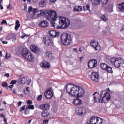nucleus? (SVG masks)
Returning a JSON list of instances; mask_svg holds the SVG:
<instances>
[{
	"label": "nucleus",
	"mask_w": 124,
	"mask_h": 124,
	"mask_svg": "<svg viewBox=\"0 0 124 124\" xmlns=\"http://www.w3.org/2000/svg\"><path fill=\"white\" fill-rule=\"evenodd\" d=\"M19 82H21V84H26L28 82V79L25 77H23L22 78L19 79Z\"/></svg>",
	"instance_id": "bb28decb"
},
{
	"label": "nucleus",
	"mask_w": 124,
	"mask_h": 124,
	"mask_svg": "<svg viewBox=\"0 0 124 124\" xmlns=\"http://www.w3.org/2000/svg\"><path fill=\"white\" fill-rule=\"evenodd\" d=\"M1 86L2 87H3V88H8V84H7V83L6 82H4V83H2L1 84Z\"/></svg>",
	"instance_id": "c9c22d12"
},
{
	"label": "nucleus",
	"mask_w": 124,
	"mask_h": 124,
	"mask_svg": "<svg viewBox=\"0 0 124 124\" xmlns=\"http://www.w3.org/2000/svg\"><path fill=\"white\" fill-rule=\"evenodd\" d=\"M98 99H99V98H97V100H96V96H93V100L94 101H95V102H98Z\"/></svg>",
	"instance_id": "37998d69"
},
{
	"label": "nucleus",
	"mask_w": 124,
	"mask_h": 124,
	"mask_svg": "<svg viewBox=\"0 0 124 124\" xmlns=\"http://www.w3.org/2000/svg\"><path fill=\"white\" fill-rule=\"evenodd\" d=\"M27 104H32V102L31 101V100H28L26 101Z\"/></svg>",
	"instance_id": "09e8293b"
},
{
	"label": "nucleus",
	"mask_w": 124,
	"mask_h": 124,
	"mask_svg": "<svg viewBox=\"0 0 124 124\" xmlns=\"http://www.w3.org/2000/svg\"><path fill=\"white\" fill-rule=\"evenodd\" d=\"M108 66V65H107V64H106V63H102L100 64V67H101L102 69H104L105 70H106Z\"/></svg>",
	"instance_id": "c756f323"
},
{
	"label": "nucleus",
	"mask_w": 124,
	"mask_h": 124,
	"mask_svg": "<svg viewBox=\"0 0 124 124\" xmlns=\"http://www.w3.org/2000/svg\"><path fill=\"white\" fill-rule=\"evenodd\" d=\"M88 65L89 68H93L96 65H97V61L95 59L90 60L88 62Z\"/></svg>",
	"instance_id": "9d476101"
},
{
	"label": "nucleus",
	"mask_w": 124,
	"mask_h": 124,
	"mask_svg": "<svg viewBox=\"0 0 124 124\" xmlns=\"http://www.w3.org/2000/svg\"><path fill=\"white\" fill-rule=\"evenodd\" d=\"M61 40L62 45L68 46V45H70L71 44L72 38H71L70 35L66 33H63L61 36Z\"/></svg>",
	"instance_id": "7ed1b4c3"
},
{
	"label": "nucleus",
	"mask_w": 124,
	"mask_h": 124,
	"mask_svg": "<svg viewBox=\"0 0 124 124\" xmlns=\"http://www.w3.org/2000/svg\"><path fill=\"white\" fill-rule=\"evenodd\" d=\"M38 15L41 16H45L46 20L50 21V24L52 27L55 28V29H66L68 28L70 25V20L68 18L63 17L60 16L59 23H56V19L58 18V16L57 15L56 11H39Z\"/></svg>",
	"instance_id": "f257e3e1"
},
{
	"label": "nucleus",
	"mask_w": 124,
	"mask_h": 124,
	"mask_svg": "<svg viewBox=\"0 0 124 124\" xmlns=\"http://www.w3.org/2000/svg\"><path fill=\"white\" fill-rule=\"evenodd\" d=\"M2 43H3V44H7V43H8V42H7V41H3L2 42Z\"/></svg>",
	"instance_id": "6e6d98bb"
},
{
	"label": "nucleus",
	"mask_w": 124,
	"mask_h": 124,
	"mask_svg": "<svg viewBox=\"0 0 124 124\" xmlns=\"http://www.w3.org/2000/svg\"><path fill=\"white\" fill-rule=\"evenodd\" d=\"M101 19L104 22H107V20H108V16L106 15H103L101 17Z\"/></svg>",
	"instance_id": "cd10ccee"
},
{
	"label": "nucleus",
	"mask_w": 124,
	"mask_h": 124,
	"mask_svg": "<svg viewBox=\"0 0 124 124\" xmlns=\"http://www.w3.org/2000/svg\"><path fill=\"white\" fill-rule=\"evenodd\" d=\"M102 99H98V102L99 103H108V101L109 100L107 98H106L105 96H102Z\"/></svg>",
	"instance_id": "dca6fc26"
},
{
	"label": "nucleus",
	"mask_w": 124,
	"mask_h": 124,
	"mask_svg": "<svg viewBox=\"0 0 124 124\" xmlns=\"http://www.w3.org/2000/svg\"><path fill=\"white\" fill-rule=\"evenodd\" d=\"M29 93H30V91H28V90H24V94H28Z\"/></svg>",
	"instance_id": "de8ad7c7"
},
{
	"label": "nucleus",
	"mask_w": 124,
	"mask_h": 124,
	"mask_svg": "<svg viewBox=\"0 0 124 124\" xmlns=\"http://www.w3.org/2000/svg\"><path fill=\"white\" fill-rule=\"evenodd\" d=\"M12 8V7H11V5L9 4L8 5L7 9H11Z\"/></svg>",
	"instance_id": "5fc2aeb1"
},
{
	"label": "nucleus",
	"mask_w": 124,
	"mask_h": 124,
	"mask_svg": "<svg viewBox=\"0 0 124 124\" xmlns=\"http://www.w3.org/2000/svg\"><path fill=\"white\" fill-rule=\"evenodd\" d=\"M2 2V0H0V9H3V6H2V5L0 4V3H1V2Z\"/></svg>",
	"instance_id": "a18cd8bd"
},
{
	"label": "nucleus",
	"mask_w": 124,
	"mask_h": 124,
	"mask_svg": "<svg viewBox=\"0 0 124 124\" xmlns=\"http://www.w3.org/2000/svg\"><path fill=\"white\" fill-rule=\"evenodd\" d=\"M39 109H41L44 111H47L50 109V104H45L40 105L39 107Z\"/></svg>",
	"instance_id": "f8f14e48"
},
{
	"label": "nucleus",
	"mask_w": 124,
	"mask_h": 124,
	"mask_svg": "<svg viewBox=\"0 0 124 124\" xmlns=\"http://www.w3.org/2000/svg\"><path fill=\"white\" fill-rule=\"evenodd\" d=\"M48 26H49V23H48V21L46 20L42 21L40 22L39 25V26L40 27V28H47Z\"/></svg>",
	"instance_id": "4468645a"
},
{
	"label": "nucleus",
	"mask_w": 124,
	"mask_h": 124,
	"mask_svg": "<svg viewBox=\"0 0 124 124\" xmlns=\"http://www.w3.org/2000/svg\"><path fill=\"white\" fill-rule=\"evenodd\" d=\"M49 1H50V2H53V3H55V2L57 1V0H49Z\"/></svg>",
	"instance_id": "4d7b16f0"
},
{
	"label": "nucleus",
	"mask_w": 124,
	"mask_h": 124,
	"mask_svg": "<svg viewBox=\"0 0 124 124\" xmlns=\"http://www.w3.org/2000/svg\"><path fill=\"white\" fill-rule=\"evenodd\" d=\"M43 124H48V120H44Z\"/></svg>",
	"instance_id": "864d4df0"
},
{
	"label": "nucleus",
	"mask_w": 124,
	"mask_h": 124,
	"mask_svg": "<svg viewBox=\"0 0 124 124\" xmlns=\"http://www.w3.org/2000/svg\"><path fill=\"white\" fill-rule=\"evenodd\" d=\"M108 1V0H100V2H101V3L102 4H106Z\"/></svg>",
	"instance_id": "e433bc0d"
},
{
	"label": "nucleus",
	"mask_w": 124,
	"mask_h": 124,
	"mask_svg": "<svg viewBox=\"0 0 124 124\" xmlns=\"http://www.w3.org/2000/svg\"><path fill=\"white\" fill-rule=\"evenodd\" d=\"M40 65L42 67H44V68H50V64H49L48 62L41 63Z\"/></svg>",
	"instance_id": "6ab92c4d"
},
{
	"label": "nucleus",
	"mask_w": 124,
	"mask_h": 124,
	"mask_svg": "<svg viewBox=\"0 0 124 124\" xmlns=\"http://www.w3.org/2000/svg\"><path fill=\"white\" fill-rule=\"evenodd\" d=\"M52 111L54 114L57 112V108L55 107H53L52 108Z\"/></svg>",
	"instance_id": "58836bf2"
},
{
	"label": "nucleus",
	"mask_w": 124,
	"mask_h": 124,
	"mask_svg": "<svg viewBox=\"0 0 124 124\" xmlns=\"http://www.w3.org/2000/svg\"><path fill=\"white\" fill-rule=\"evenodd\" d=\"M27 111H28V109H27V108H26V109L25 110V114H27Z\"/></svg>",
	"instance_id": "0e129e2a"
},
{
	"label": "nucleus",
	"mask_w": 124,
	"mask_h": 124,
	"mask_svg": "<svg viewBox=\"0 0 124 124\" xmlns=\"http://www.w3.org/2000/svg\"><path fill=\"white\" fill-rule=\"evenodd\" d=\"M45 44L46 46H50L51 45V41L50 39H47L46 40V38H45Z\"/></svg>",
	"instance_id": "7c9ffc66"
},
{
	"label": "nucleus",
	"mask_w": 124,
	"mask_h": 124,
	"mask_svg": "<svg viewBox=\"0 0 124 124\" xmlns=\"http://www.w3.org/2000/svg\"><path fill=\"white\" fill-rule=\"evenodd\" d=\"M86 10H88L90 13H91V10L90 9V5H87L86 6Z\"/></svg>",
	"instance_id": "79ce46f5"
},
{
	"label": "nucleus",
	"mask_w": 124,
	"mask_h": 124,
	"mask_svg": "<svg viewBox=\"0 0 124 124\" xmlns=\"http://www.w3.org/2000/svg\"><path fill=\"white\" fill-rule=\"evenodd\" d=\"M75 11H77L78 12H80L83 10V8L81 6H76L74 8Z\"/></svg>",
	"instance_id": "b1692460"
},
{
	"label": "nucleus",
	"mask_w": 124,
	"mask_h": 124,
	"mask_svg": "<svg viewBox=\"0 0 124 124\" xmlns=\"http://www.w3.org/2000/svg\"><path fill=\"white\" fill-rule=\"evenodd\" d=\"M39 5L41 7H45L47 5V0H41L39 3Z\"/></svg>",
	"instance_id": "aec40b11"
},
{
	"label": "nucleus",
	"mask_w": 124,
	"mask_h": 124,
	"mask_svg": "<svg viewBox=\"0 0 124 124\" xmlns=\"http://www.w3.org/2000/svg\"><path fill=\"white\" fill-rule=\"evenodd\" d=\"M0 117H1V118H5V116H4V114H3V113H1L0 114Z\"/></svg>",
	"instance_id": "603ef678"
},
{
	"label": "nucleus",
	"mask_w": 124,
	"mask_h": 124,
	"mask_svg": "<svg viewBox=\"0 0 124 124\" xmlns=\"http://www.w3.org/2000/svg\"><path fill=\"white\" fill-rule=\"evenodd\" d=\"M102 96H104L108 100H110V99H111V95H110V93L105 91H103L101 93L100 95V97L101 98L102 97Z\"/></svg>",
	"instance_id": "ddd939ff"
},
{
	"label": "nucleus",
	"mask_w": 124,
	"mask_h": 124,
	"mask_svg": "<svg viewBox=\"0 0 124 124\" xmlns=\"http://www.w3.org/2000/svg\"><path fill=\"white\" fill-rule=\"evenodd\" d=\"M2 56V52L1 51H0V57H1Z\"/></svg>",
	"instance_id": "e2e57ef3"
},
{
	"label": "nucleus",
	"mask_w": 124,
	"mask_h": 124,
	"mask_svg": "<svg viewBox=\"0 0 124 124\" xmlns=\"http://www.w3.org/2000/svg\"><path fill=\"white\" fill-rule=\"evenodd\" d=\"M45 56H46V57H47V58H51V57L52 56V53L50 52V51H46L45 53Z\"/></svg>",
	"instance_id": "473e14b6"
},
{
	"label": "nucleus",
	"mask_w": 124,
	"mask_h": 124,
	"mask_svg": "<svg viewBox=\"0 0 124 124\" xmlns=\"http://www.w3.org/2000/svg\"><path fill=\"white\" fill-rule=\"evenodd\" d=\"M25 106H22V107L20 108L19 111L20 112H22V111H24V110H25Z\"/></svg>",
	"instance_id": "49530a36"
},
{
	"label": "nucleus",
	"mask_w": 124,
	"mask_h": 124,
	"mask_svg": "<svg viewBox=\"0 0 124 124\" xmlns=\"http://www.w3.org/2000/svg\"><path fill=\"white\" fill-rule=\"evenodd\" d=\"M49 36L52 38H55V37H58L60 33L59 32H57L56 31L51 30L49 31Z\"/></svg>",
	"instance_id": "9b49d317"
},
{
	"label": "nucleus",
	"mask_w": 124,
	"mask_h": 124,
	"mask_svg": "<svg viewBox=\"0 0 124 124\" xmlns=\"http://www.w3.org/2000/svg\"><path fill=\"white\" fill-rule=\"evenodd\" d=\"M99 75H98V73L93 72L92 73L90 78L91 80L93 81H94L95 82H99V78H98Z\"/></svg>",
	"instance_id": "0eeeda50"
},
{
	"label": "nucleus",
	"mask_w": 124,
	"mask_h": 124,
	"mask_svg": "<svg viewBox=\"0 0 124 124\" xmlns=\"http://www.w3.org/2000/svg\"><path fill=\"white\" fill-rule=\"evenodd\" d=\"M6 39L7 40L12 39V34H8L7 35H6Z\"/></svg>",
	"instance_id": "72a5a7b5"
},
{
	"label": "nucleus",
	"mask_w": 124,
	"mask_h": 124,
	"mask_svg": "<svg viewBox=\"0 0 124 124\" xmlns=\"http://www.w3.org/2000/svg\"><path fill=\"white\" fill-rule=\"evenodd\" d=\"M13 87H14V85H13V84L9 86V88H10V89H12V88H13Z\"/></svg>",
	"instance_id": "052dcab7"
},
{
	"label": "nucleus",
	"mask_w": 124,
	"mask_h": 124,
	"mask_svg": "<svg viewBox=\"0 0 124 124\" xmlns=\"http://www.w3.org/2000/svg\"><path fill=\"white\" fill-rule=\"evenodd\" d=\"M30 49L32 52H33V53H39V51H40V49H39L38 47L34 45H31Z\"/></svg>",
	"instance_id": "2eb2a0df"
},
{
	"label": "nucleus",
	"mask_w": 124,
	"mask_h": 124,
	"mask_svg": "<svg viewBox=\"0 0 124 124\" xmlns=\"http://www.w3.org/2000/svg\"><path fill=\"white\" fill-rule=\"evenodd\" d=\"M73 86V84L69 83L66 86L67 93L71 96H75L76 97H83L85 94L84 89L80 88L79 86Z\"/></svg>",
	"instance_id": "f03ea898"
},
{
	"label": "nucleus",
	"mask_w": 124,
	"mask_h": 124,
	"mask_svg": "<svg viewBox=\"0 0 124 124\" xmlns=\"http://www.w3.org/2000/svg\"><path fill=\"white\" fill-rule=\"evenodd\" d=\"M110 62L117 68L121 66V64H124V60L122 59L112 58Z\"/></svg>",
	"instance_id": "39448f33"
},
{
	"label": "nucleus",
	"mask_w": 124,
	"mask_h": 124,
	"mask_svg": "<svg viewBox=\"0 0 124 124\" xmlns=\"http://www.w3.org/2000/svg\"><path fill=\"white\" fill-rule=\"evenodd\" d=\"M107 91L108 92H110V89H109V88H107Z\"/></svg>",
	"instance_id": "338daca9"
},
{
	"label": "nucleus",
	"mask_w": 124,
	"mask_h": 124,
	"mask_svg": "<svg viewBox=\"0 0 124 124\" xmlns=\"http://www.w3.org/2000/svg\"><path fill=\"white\" fill-rule=\"evenodd\" d=\"M20 21L19 20H16V25L15 27V29L16 31H18L19 30V28H20Z\"/></svg>",
	"instance_id": "a878e982"
},
{
	"label": "nucleus",
	"mask_w": 124,
	"mask_h": 124,
	"mask_svg": "<svg viewBox=\"0 0 124 124\" xmlns=\"http://www.w3.org/2000/svg\"><path fill=\"white\" fill-rule=\"evenodd\" d=\"M10 58V53H6V59H9Z\"/></svg>",
	"instance_id": "c03bdc74"
},
{
	"label": "nucleus",
	"mask_w": 124,
	"mask_h": 124,
	"mask_svg": "<svg viewBox=\"0 0 124 124\" xmlns=\"http://www.w3.org/2000/svg\"><path fill=\"white\" fill-rule=\"evenodd\" d=\"M21 104H22V102H19L18 103V106H21Z\"/></svg>",
	"instance_id": "680f3d73"
},
{
	"label": "nucleus",
	"mask_w": 124,
	"mask_h": 124,
	"mask_svg": "<svg viewBox=\"0 0 124 124\" xmlns=\"http://www.w3.org/2000/svg\"><path fill=\"white\" fill-rule=\"evenodd\" d=\"M96 116H93L90 118L89 123L90 124H96Z\"/></svg>",
	"instance_id": "a211bd4d"
},
{
	"label": "nucleus",
	"mask_w": 124,
	"mask_h": 124,
	"mask_svg": "<svg viewBox=\"0 0 124 124\" xmlns=\"http://www.w3.org/2000/svg\"><path fill=\"white\" fill-rule=\"evenodd\" d=\"M25 91H29V87H27Z\"/></svg>",
	"instance_id": "774afa93"
},
{
	"label": "nucleus",
	"mask_w": 124,
	"mask_h": 124,
	"mask_svg": "<svg viewBox=\"0 0 124 124\" xmlns=\"http://www.w3.org/2000/svg\"><path fill=\"white\" fill-rule=\"evenodd\" d=\"M90 46L93 47L96 51H100V49H101V47L99 46L98 42L94 40H92L90 43Z\"/></svg>",
	"instance_id": "423d86ee"
},
{
	"label": "nucleus",
	"mask_w": 124,
	"mask_h": 124,
	"mask_svg": "<svg viewBox=\"0 0 124 124\" xmlns=\"http://www.w3.org/2000/svg\"><path fill=\"white\" fill-rule=\"evenodd\" d=\"M106 71H108V73H113V70H112V67L108 66L107 67V69H106Z\"/></svg>",
	"instance_id": "2f4dec72"
},
{
	"label": "nucleus",
	"mask_w": 124,
	"mask_h": 124,
	"mask_svg": "<svg viewBox=\"0 0 124 124\" xmlns=\"http://www.w3.org/2000/svg\"><path fill=\"white\" fill-rule=\"evenodd\" d=\"M34 109V106L33 105H29L27 107H26V109Z\"/></svg>",
	"instance_id": "f704fd0d"
},
{
	"label": "nucleus",
	"mask_w": 124,
	"mask_h": 124,
	"mask_svg": "<svg viewBox=\"0 0 124 124\" xmlns=\"http://www.w3.org/2000/svg\"><path fill=\"white\" fill-rule=\"evenodd\" d=\"M1 25H2V24H7V22L6 20H3L2 21V22H1Z\"/></svg>",
	"instance_id": "3c124183"
},
{
	"label": "nucleus",
	"mask_w": 124,
	"mask_h": 124,
	"mask_svg": "<svg viewBox=\"0 0 124 124\" xmlns=\"http://www.w3.org/2000/svg\"><path fill=\"white\" fill-rule=\"evenodd\" d=\"M95 94H97V95H98L99 94V93H98L97 92H95L93 94V96H94V95H95Z\"/></svg>",
	"instance_id": "bf43d9fd"
},
{
	"label": "nucleus",
	"mask_w": 124,
	"mask_h": 124,
	"mask_svg": "<svg viewBox=\"0 0 124 124\" xmlns=\"http://www.w3.org/2000/svg\"><path fill=\"white\" fill-rule=\"evenodd\" d=\"M49 112L47 110H43L41 113L42 117L43 118H47L49 116Z\"/></svg>",
	"instance_id": "4be33fe9"
},
{
	"label": "nucleus",
	"mask_w": 124,
	"mask_h": 124,
	"mask_svg": "<svg viewBox=\"0 0 124 124\" xmlns=\"http://www.w3.org/2000/svg\"><path fill=\"white\" fill-rule=\"evenodd\" d=\"M86 111V108L82 107L77 108L76 110V112L78 116H80V115L81 116L82 115H85Z\"/></svg>",
	"instance_id": "1a4fd4ad"
},
{
	"label": "nucleus",
	"mask_w": 124,
	"mask_h": 124,
	"mask_svg": "<svg viewBox=\"0 0 124 124\" xmlns=\"http://www.w3.org/2000/svg\"><path fill=\"white\" fill-rule=\"evenodd\" d=\"M22 56L29 62H33V61H34V57L32 54H31V51L27 48H24L22 50Z\"/></svg>",
	"instance_id": "20e7f679"
},
{
	"label": "nucleus",
	"mask_w": 124,
	"mask_h": 124,
	"mask_svg": "<svg viewBox=\"0 0 124 124\" xmlns=\"http://www.w3.org/2000/svg\"><path fill=\"white\" fill-rule=\"evenodd\" d=\"M91 2L94 5H98L100 3V0H92Z\"/></svg>",
	"instance_id": "c85d7f7f"
},
{
	"label": "nucleus",
	"mask_w": 124,
	"mask_h": 124,
	"mask_svg": "<svg viewBox=\"0 0 124 124\" xmlns=\"http://www.w3.org/2000/svg\"><path fill=\"white\" fill-rule=\"evenodd\" d=\"M103 122V119L100 117H97L96 119V124H101Z\"/></svg>",
	"instance_id": "393cba45"
},
{
	"label": "nucleus",
	"mask_w": 124,
	"mask_h": 124,
	"mask_svg": "<svg viewBox=\"0 0 124 124\" xmlns=\"http://www.w3.org/2000/svg\"><path fill=\"white\" fill-rule=\"evenodd\" d=\"M118 8L120 11L124 12V2H123L121 4H119Z\"/></svg>",
	"instance_id": "5701e85b"
},
{
	"label": "nucleus",
	"mask_w": 124,
	"mask_h": 124,
	"mask_svg": "<svg viewBox=\"0 0 124 124\" xmlns=\"http://www.w3.org/2000/svg\"><path fill=\"white\" fill-rule=\"evenodd\" d=\"M73 103V104H75L76 106H78V105L82 104V100L80 99L77 98L74 100Z\"/></svg>",
	"instance_id": "f3484780"
},
{
	"label": "nucleus",
	"mask_w": 124,
	"mask_h": 124,
	"mask_svg": "<svg viewBox=\"0 0 124 124\" xmlns=\"http://www.w3.org/2000/svg\"><path fill=\"white\" fill-rule=\"evenodd\" d=\"M16 83H17V80H12V81L10 82V84L11 85H14V84H15Z\"/></svg>",
	"instance_id": "a19ab883"
},
{
	"label": "nucleus",
	"mask_w": 124,
	"mask_h": 124,
	"mask_svg": "<svg viewBox=\"0 0 124 124\" xmlns=\"http://www.w3.org/2000/svg\"><path fill=\"white\" fill-rule=\"evenodd\" d=\"M42 99V95H39L38 96L37 100H38V101H40Z\"/></svg>",
	"instance_id": "ea45409f"
},
{
	"label": "nucleus",
	"mask_w": 124,
	"mask_h": 124,
	"mask_svg": "<svg viewBox=\"0 0 124 124\" xmlns=\"http://www.w3.org/2000/svg\"><path fill=\"white\" fill-rule=\"evenodd\" d=\"M44 95L46 98L50 99V98H52L53 97V90L51 88L48 90H46V92L44 93Z\"/></svg>",
	"instance_id": "6e6552de"
},
{
	"label": "nucleus",
	"mask_w": 124,
	"mask_h": 124,
	"mask_svg": "<svg viewBox=\"0 0 124 124\" xmlns=\"http://www.w3.org/2000/svg\"><path fill=\"white\" fill-rule=\"evenodd\" d=\"M13 92L14 93H17V92L15 91V90H14Z\"/></svg>",
	"instance_id": "69168bd1"
},
{
	"label": "nucleus",
	"mask_w": 124,
	"mask_h": 124,
	"mask_svg": "<svg viewBox=\"0 0 124 124\" xmlns=\"http://www.w3.org/2000/svg\"><path fill=\"white\" fill-rule=\"evenodd\" d=\"M5 76H6V77H9L10 75H9V73H6L5 74Z\"/></svg>",
	"instance_id": "13d9d810"
},
{
	"label": "nucleus",
	"mask_w": 124,
	"mask_h": 124,
	"mask_svg": "<svg viewBox=\"0 0 124 124\" xmlns=\"http://www.w3.org/2000/svg\"><path fill=\"white\" fill-rule=\"evenodd\" d=\"M12 39H13V41H14V42H15V40H16V35L15 34H12Z\"/></svg>",
	"instance_id": "4c0bfd02"
},
{
	"label": "nucleus",
	"mask_w": 124,
	"mask_h": 124,
	"mask_svg": "<svg viewBox=\"0 0 124 124\" xmlns=\"http://www.w3.org/2000/svg\"><path fill=\"white\" fill-rule=\"evenodd\" d=\"M29 13H31V12H32L33 14H35L36 12H37V9H33L32 7L30 6L28 9Z\"/></svg>",
	"instance_id": "412c9836"
},
{
	"label": "nucleus",
	"mask_w": 124,
	"mask_h": 124,
	"mask_svg": "<svg viewBox=\"0 0 124 124\" xmlns=\"http://www.w3.org/2000/svg\"><path fill=\"white\" fill-rule=\"evenodd\" d=\"M3 121H4V124H8L7 123V119H6V117L4 118Z\"/></svg>",
	"instance_id": "8fccbe9b"
}]
</instances>
